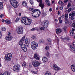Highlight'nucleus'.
Returning <instances> with one entry per match:
<instances>
[{
    "instance_id": "1",
    "label": "nucleus",
    "mask_w": 75,
    "mask_h": 75,
    "mask_svg": "<svg viewBox=\"0 0 75 75\" xmlns=\"http://www.w3.org/2000/svg\"><path fill=\"white\" fill-rule=\"evenodd\" d=\"M22 23H24L26 25H29L32 23V20L27 18L26 17H23L21 19Z\"/></svg>"
},
{
    "instance_id": "2",
    "label": "nucleus",
    "mask_w": 75,
    "mask_h": 75,
    "mask_svg": "<svg viewBox=\"0 0 75 75\" xmlns=\"http://www.w3.org/2000/svg\"><path fill=\"white\" fill-rule=\"evenodd\" d=\"M41 11H38L37 9H35L32 12V15L35 18H37L40 16Z\"/></svg>"
},
{
    "instance_id": "3",
    "label": "nucleus",
    "mask_w": 75,
    "mask_h": 75,
    "mask_svg": "<svg viewBox=\"0 0 75 75\" xmlns=\"http://www.w3.org/2000/svg\"><path fill=\"white\" fill-rule=\"evenodd\" d=\"M24 41H25V36H23L22 38L19 43V45H20L21 46V47L22 49L26 47L25 45L24 44H23V43L24 42Z\"/></svg>"
},
{
    "instance_id": "4",
    "label": "nucleus",
    "mask_w": 75,
    "mask_h": 75,
    "mask_svg": "<svg viewBox=\"0 0 75 75\" xmlns=\"http://www.w3.org/2000/svg\"><path fill=\"white\" fill-rule=\"evenodd\" d=\"M10 3L11 5L14 8H17L18 7V4L15 0H11Z\"/></svg>"
},
{
    "instance_id": "5",
    "label": "nucleus",
    "mask_w": 75,
    "mask_h": 75,
    "mask_svg": "<svg viewBox=\"0 0 75 75\" xmlns=\"http://www.w3.org/2000/svg\"><path fill=\"white\" fill-rule=\"evenodd\" d=\"M11 57H12V54L10 53H8L5 55V59L6 61H10Z\"/></svg>"
},
{
    "instance_id": "6",
    "label": "nucleus",
    "mask_w": 75,
    "mask_h": 75,
    "mask_svg": "<svg viewBox=\"0 0 75 75\" xmlns=\"http://www.w3.org/2000/svg\"><path fill=\"white\" fill-rule=\"evenodd\" d=\"M16 31L18 34H23L24 32L23 28L21 26L18 27L16 29Z\"/></svg>"
},
{
    "instance_id": "7",
    "label": "nucleus",
    "mask_w": 75,
    "mask_h": 75,
    "mask_svg": "<svg viewBox=\"0 0 75 75\" xmlns=\"http://www.w3.org/2000/svg\"><path fill=\"white\" fill-rule=\"evenodd\" d=\"M31 47L33 50H36L38 47V43L35 42L33 41L31 43Z\"/></svg>"
},
{
    "instance_id": "8",
    "label": "nucleus",
    "mask_w": 75,
    "mask_h": 75,
    "mask_svg": "<svg viewBox=\"0 0 75 75\" xmlns=\"http://www.w3.org/2000/svg\"><path fill=\"white\" fill-rule=\"evenodd\" d=\"M13 71L16 72H18L20 70V66L19 64H15L13 67Z\"/></svg>"
},
{
    "instance_id": "9",
    "label": "nucleus",
    "mask_w": 75,
    "mask_h": 75,
    "mask_svg": "<svg viewBox=\"0 0 75 75\" xmlns=\"http://www.w3.org/2000/svg\"><path fill=\"white\" fill-rule=\"evenodd\" d=\"M48 21L45 20L42 23V25L44 28H47L48 26Z\"/></svg>"
},
{
    "instance_id": "10",
    "label": "nucleus",
    "mask_w": 75,
    "mask_h": 75,
    "mask_svg": "<svg viewBox=\"0 0 75 75\" xmlns=\"http://www.w3.org/2000/svg\"><path fill=\"white\" fill-rule=\"evenodd\" d=\"M32 64L34 67H38L40 65V63L36 61L33 62Z\"/></svg>"
},
{
    "instance_id": "11",
    "label": "nucleus",
    "mask_w": 75,
    "mask_h": 75,
    "mask_svg": "<svg viewBox=\"0 0 75 75\" xmlns=\"http://www.w3.org/2000/svg\"><path fill=\"white\" fill-rule=\"evenodd\" d=\"M53 67L54 70L55 71H58V70L61 71L62 70V69L59 68L57 65L55 64H53Z\"/></svg>"
},
{
    "instance_id": "12",
    "label": "nucleus",
    "mask_w": 75,
    "mask_h": 75,
    "mask_svg": "<svg viewBox=\"0 0 75 75\" xmlns=\"http://www.w3.org/2000/svg\"><path fill=\"white\" fill-rule=\"evenodd\" d=\"M5 39L6 41H11L13 39V37L11 35H8L6 37Z\"/></svg>"
},
{
    "instance_id": "13",
    "label": "nucleus",
    "mask_w": 75,
    "mask_h": 75,
    "mask_svg": "<svg viewBox=\"0 0 75 75\" xmlns=\"http://www.w3.org/2000/svg\"><path fill=\"white\" fill-rule=\"evenodd\" d=\"M37 1L38 2H39L40 6L41 7V8L42 9L44 8V5L42 3V1L41 0H38Z\"/></svg>"
},
{
    "instance_id": "14",
    "label": "nucleus",
    "mask_w": 75,
    "mask_h": 75,
    "mask_svg": "<svg viewBox=\"0 0 75 75\" xmlns=\"http://www.w3.org/2000/svg\"><path fill=\"white\" fill-rule=\"evenodd\" d=\"M42 61L43 62H47L48 61V59L46 57H43L42 58Z\"/></svg>"
},
{
    "instance_id": "15",
    "label": "nucleus",
    "mask_w": 75,
    "mask_h": 75,
    "mask_svg": "<svg viewBox=\"0 0 75 75\" xmlns=\"http://www.w3.org/2000/svg\"><path fill=\"white\" fill-rule=\"evenodd\" d=\"M75 16V11H74L72 13H70L69 14V17H74Z\"/></svg>"
},
{
    "instance_id": "16",
    "label": "nucleus",
    "mask_w": 75,
    "mask_h": 75,
    "mask_svg": "<svg viewBox=\"0 0 75 75\" xmlns=\"http://www.w3.org/2000/svg\"><path fill=\"white\" fill-rule=\"evenodd\" d=\"M57 34H58L59 33H61L62 32V30L60 28L57 29L56 30Z\"/></svg>"
},
{
    "instance_id": "17",
    "label": "nucleus",
    "mask_w": 75,
    "mask_h": 75,
    "mask_svg": "<svg viewBox=\"0 0 75 75\" xmlns=\"http://www.w3.org/2000/svg\"><path fill=\"white\" fill-rule=\"evenodd\" d=\"M71 68L73 72H75V65H72L71 66Z\"/></svg>"
},
{
    "instance_id": "18",
    "label": "nucleus",
    "mask_w": 75,
    "mask_h": 75,
    "mask_svg": "<svg viewBox=\"0 0 75 75\" xmlns=\"http://www.w3.org/2000/svg\"><path fill=\"white\" fill-rule=\"evenodd\" d=\"M34 58H35V59H36V60H38L39 59H40V58L38 57V55L37 54H35L34 55Z\"/></svg>"
},
{
    "instance_id": "19",
    "label": "nucleus",
    "mask_w": 75,
    "mask_h": 75,
    "mask_svg": "<svg viewBox=\"0 0 75 75\" xmlns=\"http://www.w3.org/2000/svg\"><path fill=\"white\" fill-rule=\"evenodd\" d=\"M30 39L29 38H28L27 39H26L25 40V42L26 44H30Z\"/></svg>"
},
{
    "instance_id": "20",
    "label": "nucleus",
    "mask_w": 75,
    "mask_h": 75,
    "mask_svg": "<svg viewBox=\"0 0 75 75\" xmlns=\"http://www.w3.org/2000/svg\"><path fill=\"white\" fill-rule=\"evenodd\" d=\"M3 2H0V10H2V8L3 7Z\"/></svg>"
},
{
    "instance_id": "21",
    "label": "nucleus",
    "mask_w": 75,
    "mask_h": 75,
    "mask_svg": "<svg viewBox=\"0 0 75 75\" xmlns=\"http://www.w3.org/2000/svg\"><path fill=\"white\" fill-rule=\"evenodd\" d=\"M22 5L23 6H27V4L26 2L24 1L22 2Z\"/></svg>"
},
{
    "instance_id": "22",
    "label": "nucleus",
    "mask_w": 75,
    "mask_h": 75,
    "mask_svg": "<svg viewBox=\"0 0 75 75\" xmlns=\"http://www.w3.org/2000/svg\"><path fill=\"white\" fill-rule=\"evenodd\" d=\"M74 32L72 31H70V36H74Z\"/></svg>"
},
{
    "instance_id": "23",
    "label": "nucleus",
    "mask_w": 75,
    "mask_h": 75,
    "mask_svg": "<svg viewBox=\"0 0 75 75\" xmlns=\"http://www.w3.org/2000/svg\"><path fill=\"white\" fill-rule=\"evenodd\" d=\"M5 22L7 24H11V22H10V21L9 20H5Z\"/></svg>"
},
{
    "instance_id": "24",
    "label": "nucleus",
    "mask_w": 75,
    "mask_h": 75,
    "mask_svg": "<svg viewBox=\"0 0 75 75\" xmlns=\"http://www.w3.org/2000/svg\"><path fill=\"white\" fill-rule=\"evenodd\" d=\"M45 75H51V73L49 71H47L45 74Z\"/></svg>"
},
{
    "instance_id": "25",
    "label": "nucleus",
    "mask_w": 75,
    "mask_h": 75,
    "mask_svg": "<svg viewBox=\"0 0 75 75\" xmlns=\"http://www.w3.org/2000/svg\"><path fill=\"white\" fill-rule=\"evenodd\" d=\"M70 48L73 51H75V48L73 46L71 45H70Z\"/></svg>"
},
{
    "instance_id": "26",
    "label": "nucleus",
    "mask_w": 75,
    "mask_h": 75,
    "mask_svg": "<svg viewBox=\"0 0 75 75\" xmlns=\"http://www.w3.org/2000/svg\"><path fill=\"white\" fill-rule=\"evenodd\" d=\"M31 38L33 40H35V38H36V37L34 35H32L31 37Z\"/></svg>"
},
{
    "instance_id": "27",
    "label": "nucleus",
    "mask_w": 75,
    "mask_h": 75,
    "mask_svg": "<svg viewBox=\"0 0 75 75\" xmlns=\"http://www.w3.org/2000/svg\"><path fill=\"white\" fill-rule=\"evenodd\" d=\"M47 12H42L43 16H47Z\"/></svg>"
},
{
    "instance_id": "28",
    "label": "nucleus",
    "mask_w": 75,
    "mask_h": 75,
    "mask_svg": "<svg viewBox=\"0 0 75 75\" xmlns=\"http://www.w3.org/2000/svg\"><path fill=\"white\" fill-rule=\"evenodd\" d=\"M22 49L24 52H26L27 51V48H26V47H24Z\"/></svg>"
},
{
    "instance_id": "29",
    "label": "nucleus",
    "mask_w": 75,
    "mask_h": 75,
    "mask_svg": "<svg viewBox=\"0 0 75 75\" xmlns=\"http://www.w3.org/2000/svg\"><path fill=\"white\" fill-rule=\"evenodd\" d=\"M45 41L44 40H43V39H40V43H44V42Z\"/></svg>"
},
{
    "instance_id": "30",
    "label": "nucleus",
    "mask_w": 75,
    "mask_h": 75,
    "mask_svg": "<svg viewBox=\"0 0 75 75\" xmlns=\"http://www.w3.org/2000/svg\"><path fill=\"white\" fill-rule=\"evenodd\" d=\"M65 20H67L68 18V14H66L65 15Z\"/></svg>"
},
{
    "instance_id": "31",
    "label": "nucleus",
    "mask_w": 75,
    "mask_h": 75,
    "mask_svg": "<svg viewBox=\"0 0 75 75\" xmlns=\"http://www.w3.org/2000/svg\"><path fill=\"white\" fill-rule=\"evenodd\" d=\"M67 6L68 8H69V7H70L71 6V4H70V3H69Z\"/></svg>"
},
{
    "instance_id": "32",
    "label": "nucleus",
    "mask_w": 75,
    "mask_h": 75,
    "mask_svg": "<svg viewBox=\"0 0 75 75\" xmlns=\"http://www.w3.org/2000/svg\"><path fill=\"white\" fill-rule=\"evenodd\" d=\"M30 4H31L32 5H33V4H34V2L33 1V0H30Z\"/></svg>"
},
{
    "instance_id": "33",
    "label": "nucleus",
    "mask_w": 75,
    "mask_h": 75,
    "mask_svg": "<svg viewBox=\"0 0 75 75\" xmlns=\"http://www.w3.org/2000/svg\"><path fill=\"white\" fill-rule=\"evenodd\" d=\"M19 20H20V19H19L18 18H17L15 21V22H18V21H19Z\"/></svg>"
},
{
    "instance_id": "34",
    "label": "nucleus",
    "mask_w": 75,
    "mask_h": 75,
    "mask_svg": "<svg viewBox=\"0 0 75 75\" xmlns=\"http://www.w3.org/2000/svg\"><path fill=\"white\" fill-rule=\"evenodd\" d=\"M63 8H64V6H60V9L61 10H62Z\"/></svg>"
},
{
    "instance_id": "35",
    "label": "nucleus",
    "mask_w": 75,
    "mask_h": 75,
    "mask_svg": "<svg viewBox=\"0 0 75 75\" xmlns=\"http://www.w3.org/2000/svg\"><path fill=\"white\" fill-rule=\"evenodd\" d=\"M1 29L2 31H6V28H5L3 27Z\"/></svg>"
},
{
    "instance_id": "36",
    "label": "nucleus",
    "mask_w": 75,
    "mask_h": 75,
    "mask_svg": "<svg viewBox=\"0 0 75 75\" xmlns=\"http://www.w3.org/2000/svg\"><path fill=\"white\" fill-rule=\"evenodd\" d=\"M64 3H67L68 2V0H64Z\"/></svg>"
},
{
    "instance_id": "37",
    "label": "nucleus",
    "mask_w": 75,
    "mask_h": 75,
    "mask_svg": "<svg viewBox=\"0 0 75 75\" xmlns=\"http://www.w3.org/2000/svg\"><path fill=\"white\" fill-rule=\"evenodd\" d=\"M45 50H48L49 49V47H48V46H47L45 47Z\"/></svg>"
},
{
    "instance_id": "38",
    "label": "nucleus",
    "mask_w": 75,
    "mask_h": 75,
    "mask_svg": "<svg viewBox=\"0 0 75 75\" xmlns=\"http://www.w3.org/2000/svg\"><path fill=\"white\" fill-rule=\"evenodd\" d=\"M46 3H50V1L49 0H45Z\"/></svg>"
},
{
    "instance_id": "39",
    "label": "nucleus",
    "mask_w": 75,
    "mask_h": 75,
    "mask_svg": "<svg viewBox=\"0 0 75 75\" xmlns=\"http://www.w3.org/2000/svg\"><path fill=\"white\" fill-rule=\"evenodd\" d=\"M63 29L64 31H66V30L67 29V27H64L63 28Z\"/></svg>"
},
{
    "instance_id": "40",
    "label": "nucleus",
    "mask_w": 75,
    "mask_h": 75,
    "mask_svg": "<svg viewBox=\"0 0 75 75\" xmlns=\"http://www.w3.org/2000/svg\"><path fill=\"white\" fill-rule=\"evenodd\" d=\"M71 11H72V8H69L68 10V11L69 12H70Z\"/></svg>"
},
{
    "instance_id": "41",
    "label": "nucleus",
    "mask_w": 75,
    "mask_h": 75,
    "mask_svg": "<svg viewBox=\"0 0 75 75\" xmlns=\"http://www.w3.org/2000/svg\"><path fill=\"white\" fill-rule=\"evenodd\" d=\"M29 10H30V11H32V10H33V8H29Z\"/></svg>"
},
{
    "instance_id": "42",
    "label": "nucleus",
    "mask_w": 75,
    "mask_h": 75,
    "mask_svg": "<svg viewBox=\"0 0 75 75\" xmlns=\"http://www.w3.org/2000/svg\"><path fill=\"white\" fill-rule=\"evenodd\" d=\"M26 47H29V46H30V43H26Z\"/></svg>"
},
{
    "instance_id": "43",
    "label": "nucleus",
    "mask_w": 75,
    "mask_h": 75,
    "mask_svg": "<svg viewBox=\"0 0 75 75\" xmlns=\"http://www.w3.org/2000/svg\"><path fill=\"white\" fill-rule=\"evenodd\" d=\"M45 29L44 28V27H42L40 28V30H44Z\"/></svg>"
},
{
    "instance_id": "44",
    "label": "nucleus",
    "mask_w": 75,
    "mask_h": 75,
    "mask_svg": "<svg viewBox=\"0 0 75 75\" xmlns=\"http://www.w3.org/2000/svg\"><path fill=\"white\" fill-rule=\"evenodd\" d=\"M46 56H47V57H48L49 56V52H47L46 53Z\"/></svg>"
},
{
    "instance_id": "45",
    "label": "nucleus",
    "mask_w": 75,
    "mask_h": 75,
    "mask_svg": "<svg viewBox=\"0 0 75 75\" xmlns=\"http://www.w3.org/2000/svg\"><path fill=\"white\" fill-rule=\"evenodd\" d=\"M22 66H23V67H26V64H22Z\"/></svg>"
},
{
    "instance_id": "46",
    "label": "nucleus",
    "mask_w": 75,
    "mask_h": 75,
    "mask_svg": "<svg viewBox=\"0 0 75 75\" xmlns=\"http://www.w3.org/2000/svg\"><path fill=\"white\" fill-rule=\"evenodd\" d=\"M62 23V20H60L59 21V23Z\"/></svg>"
},
{
    "instance_id": "47",
    "label": "nucleus",
    "mask_w": 75,
    "mask_h": 75,
    "mask_svg": "<svg viewBox=\"0 0 75 75\" xmlns=\"http://www.w3.org/2000/svg\"><path fill=\"white\" fill-rule=\"evenodd\" d=\"M3 16H4V15H3V14H2L0 15V17L1 18H2V17H3Z\"/></svg>"
},
{
    "instance_id": "48",
    "label": "nucleus",
    "mask_w": 75,
    "mask_h": 75,
    "mask_svg": "<svg viewBox=\"0 0 75 75\" xmlns=\"http://www.w3.org/2000/svg\"><path fill=\"white\" fill-rule=\"evenodd\" d=\"M48 42H51V39H48Z\"/></svg>"
},
{
    "instance_id": "49",
    "label": "nucleus",
    "mask_w": 75,
    "mask_h": 75,
    "mask_svg": "<svg viewBox=\"0 0 75 75\" xmlns=\"http://www.w3.org/2000/svg\"><path fill=\"white\" fill-rule=\"evenodd\" d=\"M74 19H75V18H73L72 17H71V20H74Z\"/></svg>"
},
{
    "instance_id": "50",
    "label": "nucleus",
    "mask_w": 75,
    "mask_h": 75,
    "mask_svg": "<svg viewBox=\"0 0 75 75\" xmlns=\"http://www.w3.org/2000/svg\"><path fill=\"white\" fill-rule=\"evenodd\" d=\"M49 11H52V8H50Z\"/></svg>"
},
{
    "instance_id": "51",
    "label": "nucleus",
    "mask_w": 75,
    "mask_h": 75,
    "mask_svg": "<svg viewBox=\"0 0 75 75\" xmlns=\"http://www.w3.org/2000/svg\"><path fill=\"white\" fill-rule=\"evenodd\" d=\"M73 45L74 47H75V42H74L73 43Z\"/></svg>"
},
{
    "instance_id": "52",
    "label": "nucleus",
    "mask_w": 75,
    "mask_h": 75,
    "mask_svg": "<svg viewBox=\"0 0 75 75\" xmlns=\"http://www.w3.org/2000/svg\"><path fill=\"white\" fill-rule=\"evenodd\" d=\"M35 28H33L31 30V31H35Z\"/></svg>"
},
{
    "instance_id": "53",
    "label": "nucleus",
    "mask_w": 75,
    "mask_h": 75,
    "mask_svg": "<svg viewBox=\"0 0 75 75\" xmlns=\"http://www.w3.org/2000/svg\"><path fill=\"white\" fill-rule=\"evenodd\" d=\"M58 3L59 4H61V1H59L58 2Z\"/></svg>"
},
{
    "instance_id": "54",
    "label": "nucleus",
    "mask_w": 75,
    "mask_h": 75,
    "mask_svg": "<svg viewBox=\"0 0 75 75\" xmlns=\"http://www.w3.org/2000/svg\"><path fill=\"white\" fill-rule=\"evenodd\" d=\"M33 73L34 74H37V72H35V71H33Z\"/></svg>"
},
{
    "instance_id": "55",
    "label": "nucleus",
    "mask_w": 75,
    "mask_h": 75,
    "mask_svg": "<svg viewBox=\"0 0 75 75\" xmlns=\"http://www.w3.org/2000/svg\"><path fill=\"white\" fill-rule=\"evenodd\" d=\"M1 37V32L0 31V38Z\"/></svg>"
},
{
    "instance_id": "56",
    "label": "nucleus",
    "mask_w": 75,
    "mask_h": 75,
    "mask_svg": "<svg viewBox=\"0 0 75 75\" xmlns=\"http://www.w3.org/2000/svg\"><path fill=\"white\" fill-rule=\"evenodd\" d=\"M73 32H74L75 31V29L74 28H72V31H71Z\"/></svg>"
},
{
    "instance_id": "57",
    "label": "nucleus",
    "mask_w": 75,
    "mask_h": 75,
    "mask_svg": "<svg viewBox=\"0 0 75 75\" xmlns=\"http://www.w3.org/2000/svg\"><path fill=\"white\" fill-rule=\"evenodd\" d=\"M61 20V17H60L59 18V21Z\"/></svg>"
},
{
    "instance_id": "58",
    "label": "nucleus",
    "mask_w": 75,
    "mask_h": 75,
    "mask_svg": "<svg viewBox=\"0 0 75 75\" xmlns=\"http://www.w3.org/2000/svg\"><path fill=\"white\" fill-rule=\"evenodd\" d=\"M47 4L48 6H50L51 5V4H50L49 3H47Z\"/></svg>"
},
{
    "instance_id": "59",
    "label": "nucleus",
    "mask_w": 75,
    "mask_h": 75,
    "mask_svg": "<svg viewBox=\"0 0 75 75\" xmlns=\"http://www.w3.org/2000/svg\"><path fill=\"white\" fill-rule=\"evenodd\" d=\"M8 35H10V34H11V33L10 32H8Z\"/></svg>"
},
{
    "instance_id": "60",
    "label": "nucleus",
    "mask_w": 75,
    "mask_h": 75,
    "mask_svg": "<svg viewBox=\"0 0 75 75\" xmlns=\"http://www.w3.org/2000/svg\"><path fill=\"white\" fill-rule=\"evenodd\" d=\"M29 67H31V64L29 63Z\"/></svg>"
},
{
    "instance_id": "61",
    "label": "nucleus",
    "mask_w": 75,
    "mask_h": 75,
    "mask_svg": "<svg viewBox=\"0 0 75 75\" xmlns=\"http://www.w3.org/2000/svg\"><path fill=\"white\" fill-rule=\"evenodd\" d=\"M62 18H64V16H61Z\"/></svg>"
},
{
    "instance_id": "62",
    "label": "nucleus",
    "mask_w": 75,
    "mask_h": 75,
    "mask_svg": "<svg viewBox=\"0 0 75 75\" xmlns=\"http://www.w3.org/2000/svg\"><path fill=\"white\" fill-rule=\"evenodd\" d=\"M19 15L20 16H21V13H19Z\"/></svg>"
},
{
    "instance_id": "63",
    "label": "nucleus",
    "mask_w": 75,
    "mask_h": 75,
    "mask_svg": "<svg viewBox=\"0 0 75 75\" xmlns=\"http://www.w3.org/2000/svg\"><path fill=\"white\" fill-rule=\"evenodd\" d=\"M4 21H5V20L4 19H2V22H4Z\"/></svg>"
},
{
    "instance_id": "64",
    "label": "nucleus",
    "mask_w": 75,
    "mask_h": 75,
    "mask_svg": "<svg viewBox=\"0 0 75 75\" xmlns=\"http://www.w3.org/2000/svg\"><path fill=\"white\" fill-rule=\"evenodd\" d=\"M74 27H75V23H74Z\"/></svg>"
}]
</instances>
